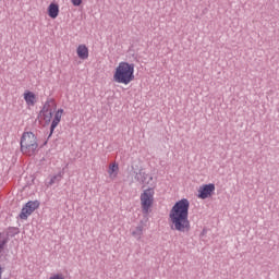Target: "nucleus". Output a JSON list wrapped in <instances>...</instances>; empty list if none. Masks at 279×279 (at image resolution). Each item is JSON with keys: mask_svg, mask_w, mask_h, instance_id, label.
Wrapping results in <instances>:
<instances>
[{"mask_svg": "<svg viewBox=\"0 0 279 279\" xmlns=\"http://www.w3.org/2000/svg\"><path fill=\"white\" fill-rule=\"evenodd\" d=\"M213 193H215V184H204L198 189V199H208V197H213Z\"/></svg>", "mask_w": 279, "mask_h": 279, "instance_id": "obj_7", "label": "nucleus"}, {"mask_svg": "<svg viewBox=\"0 0 279 279\" xmlns=\"http://www.w3.org/2000/svg\"><path fill=\"white\" fill-rule=\"evenodd\" d=\"M107 173L109 175V179L117 180L119 178V163L112 162L109 165Z\"/></svg>", "mask_w": 279, "mask_h": 279, "instance_id": "obj_12", "label": "nucleus"}, {"mask_svg": "<svg viewBox=\"0 0 279 279\" xmlns=\"http://www.w3.org/2000/svg\"><path fill=\"white\" fill-rule=\"evenodd\" d=\"M48 16L56 20L60 15V5L56 2H51L47 9Z\"/></svg>", "mask_w": 279, "mask_h": 279, "instance_id": "obj_9", "label": "nucleus"}, {"mask_svg": "<svg viewBox=\"0 0 279 279\" xmlns=\"http://www.w3.org/2000/svg\"><path fill=\"white\" fill-rule=\"evenodd\" d=\"M147 178H148V181H147ZM151 180H154V177L144 173V179L142 180V182H144V183L147 182V184H149V182H151Z\"/></svg>", "mask_w": 279, "mask_h": 279, "instance_id": "obj_14", "label": "nucleus"}, {"mask_svg": "<svg viewBox=\"0 0 279 279\" xmlns=\"http://www.w3.org/2000/svg\"><path fill=\"white\" fill-rule=\"evenodd\" d=\"M3 245H5V242H0V252L3 250Z\"/></svg>", "mask_w": 279, "mask_h": 279, "instance_id": "obj_19", "label": "nucleus"}, {"mask_svg": "<svg viewBox=\"0 0 279 279\" xmlns=\"http://www.w3.org/2000/svg\"><path fill=\"white\" fill-rule=\"evenodd\" d=\"M40 206V203H38V201H31L28 203H26V205L22 208V211L20 214V219H27V217H29V215H32V213H34V210L38 209V207Z\"/></svg>", "mask_w": 279, "mask_h": 279, "instance_id": "obj_6", "label": "nucleus"}, {"mask_svg": "<svg viewBox=\"0 0 279 279\" xmlns=\"http://www.w3.org/2000/svg\"><path fill=\"white\" fill-rule=\"evenodd\" d=\"M113 82L116 84H132L134 82V63L128 61L120 62L113 71Z\"/></svg>", "mask_w": 279, "mask_h": 279, "instance_id": "obj_2", "label": "nucleus"}, {"mask_svg": "<svg viewBox=\"0 0 279 279\" xmlns=\"http://www.w3.org/2000/svg\"><path fill=\"white\" fill-rule=\"evenodd\" d=\"M62 114H64V109H59L54 113V118H53L51 126H50L51 134H53V130H56V128H58V125L60 124V121H62Z\"/></svg>", "mask_w": 279, "mask_h": 279, "instance_id": "obj_11", "label": "nucleus"}, {"mask_svg": "<svg viewBox=\"0 0 279 279\" xmlns=\"http://www.w3.org/2000/svg\"><path fill=\"white\" fill-rule=\"evenodd\" d=\"M49 279H64V275H62V274H53Z\"/></svg>", "mask_w": 279, "mask_h": 279, "instance_id": "obj_16", "label": "nucleus"}, {"mask_svg": "<svg viewBox=\"0 0 279 279\" xmlns=\"http://www.w3.org/2000/svg\"><path fill=\"white\" fill-rule=\"evenodd\" d=\"M54 110H56V102L50 101L45 104L40 112V116L46 123H51V119L53 118Z\"/></svg>", "mask_w": 279, "mask_h": 279, "instance_id": "obj_5", "label": "nucleus"}, {"mask_svg": "<svg viewBox=\"0 0 279 279\" xmlns=\"http://www.w3.org/2000/svg\"><path fill=\"white\" fill-rule=\"evenodd\" d=\"M76 54L80 58V60H88V47L84 44H81L76 48Z\"/></svg>", "mask_w": 279, "mask_h": 279, "instance_id": "obj_10", "label": "nucleus"}, {"mask_svg": "<svg viewBox=\"0 0 279 279\" xmlns=\"http://www.w3.org/2000/svg\"><path fill=\"white\" fill-rule=\"evenodd\" d=\"M156 192L154 189L148 187L143 191V193L140 196V202L142 206V213L144 215H149L151 213V207L154 206V195Z\"/></svg>", "mask_w": 279, "mask_h": 279, "instance_id": "obj_4", "label": "nucleus"}, {"mask_svg": "<svg viewBox=\"0 0 279 279\" xmlns=\"http://www.w3.org/2000/svg\"><path fill=\"white\" fill-rule=\"evenodd\" d=\"M23 97L28 108L36 106V102L38 101V99L36 98V94H34V92L26 90L24 92Z\"/></svg>", "mask_w": 279, "mask_h": 279, "instance_id": "obj_8", "label": "nucleus"}, {"mask_svg": "<svg viewBox=\"0 0 279 279\" xmlns=\"http://www.w3.org/2000/svg\"><path fill=\"white\" fill-rule=\"evenodd\" d=\"M189 208L191 202L182 198L177 202L169 211V225L175 232H191V220H189Z\"/></svg>", "mask_w": 279, "mask_h": 279, "instance_id": "obj_1", "label": "nucleus"}, {"mask_svg": "<svg viewBox=\"0 0 279 279\" xmlns=\"http://www.w3.org/2000/svg\"><path fill=\"white\" fill-rule=\"evenodd\" d=\"M21 151L25 156H34L38 151V138L32 132H24L21 137Z\"/></svg>", "mask_w": 279, "mask_h": 279, "instance_id": "obj_3", "label": "nucleus"}, {"mask_svg": "<svg viewBox=\"0 0 279 279\" xmlns=\"http://www.w3.org/2000/svg\"><path fill=\"white\" fill-rule=\"evenodd\" d=\"M132 235H133L135 239H137V240L142 239V236H143V226L136 227V228L132 231Z\"/></svg>", "mask_w": 279, "mask_h": 279, "instance_id": "obj_13", "label": "nucleus"}, {"mask_svg": "<svg viewBox=\"0 0 279 279\" xmlns=\"http://www.w3.org/2000/svg\"><path fill=\"white\" fill-rule=\"evenodd\" d=\"M57 178H58L57 175L52 177L51 180H50V182H49V184H50V185H51V184H56Z\"/></svg>", "mask_w": 279, "mask_h": 279, "instance_id": "obj_17", "label": "nucleus"}, {"mask_svg": "<svg viewBox=\"0 0 279 279\" xmlns=\"http://www.w3.org/2000/svg\"><path fill=\"white\" fill-rule=\"evenodd\" d=\"M84 0H71L72 5L78 8L83 3Z\"/></svg>", "mask_w": 279, "mask_h": 279, "instance_id": "obj_15", "label": "nucleus"}, {"mask_svg": "<svg viewBox=\"0 0 279 279\" xmlns=\"http://www.w3.org/2000/svg\"><path fill=\"white\" fill-rule=\"evenodd\" d=\"M3 278V267L0 266V279Z\"/></svg>", "mask_w": 279, "mask_h": 279, "instance_id": "obj_18", "label": "nucleus"}]
</instances>
